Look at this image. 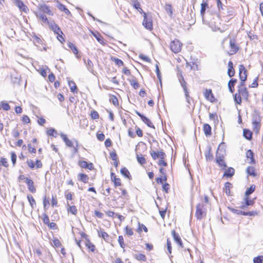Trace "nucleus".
<instances>
[{"label": "nucleus", "instance_id": "14", "mask_svg": "<svg viewBox=\"0 0 263 263\" xmlns=\"http://www.w3.org/2000/svg\"><path fill=\"white\" fill-rule=\"evenodd\" d=\"M204 95L205 98L208 100L211 101V102L214 101V97H213V95L211 89H206Z\"/></svg>", "mask_w": 263, "mask_h": 263}, {"label": "nucleus", "instance_id": "20", "mask_svg": "<svg viewBox=\"0 0 263 263\" xmlns=\"http://www.w3.org/2000/svg\"><path fill=\"white\" fill-rule=\"evenodd\" d=\"M234 173L235 170L233 167H229L226 170L223 174V176L226 177H231L234 175Z\"/></svg>", "mask_w": 263, "mask_h": 263}, {"label": "nucleus", "instance_id": "39", "mask_svg": "<svg viewBox=\"0 0 263 263\" xmlns=\"http://www.w3.org/2000/svg\"><path fill=\"white\" fill-rule=\"evenodd\" d=\"M40 10L44 13H46L49 14H51V11L49 9V7L45 5H42L40 8Z\"/></svg>", "mask_w": 263, "mask_h": 263}, {"label": "nucleus", "instance_id": "9", "mask_svg": "<svg viewBox=\"0 0 263 263\" xmlns=\"http://www.w3.org/2000/svg\"><path fill=\"white\" fill-rule=\"evenodd\" d=\"M25 182L27 184L28 189L30 192L34 193L36 192V189L34 186V182L31 179L26 178H25Z\"/></svg>", "mask_w": 263, "mask_h": 263}, {"label": "nucleus", "instance_id": "18", "mask_svg": "<svg viewBox=\"0 0 263 263\" xmlns=\"http://www.w3.org/2000/svg\"><path fill=\"white\" fill-rule=\"evenodd\" d=\"M209 8V5L208 3L204 2V1L201 4V9H200V15L202 16V18H203L205 12V10Z\"/></svg>", "mask_w": 263, "mask_h": 263}, {"label": "nucleus", "instance_id": "35", "mask_svg": "<svg viewBox=\"0 0 263 263\" xmlns=\"http://www.w3.org/2000/svg\"><path fill=\"white\" fill-rule=\"evenodd\" d=\"M164 9L168 13V15L170 17H172L173 15V9L172 6L170 4H166L164 7Z\"/></svg>", "mask_w": 263, "mask_h": 263}, {"label": "nucleus", "instance_id": "29", "mask_svg": "<svg viewBox=\"0 0 263 263\" xmlns=\"http://www.w3.org/2000/svg\"><path fill=\"white\" fill-rule=\"evenodd\" d=\"M36 16H37V17L41 20L44 23H49L48 21L46 16L44 13L41 12H38L36 13Z\"/></svg>", "mask_w": 263, "mask_h": 263}, {"label": "nucleus", "instance_id": "19", "mask_svg": "<svg viewBox=\"0 0 263 263\" xmlns=\"http://www.w3.org/2000/svg\"><path fill=\"white\" fill-rule=\"evenodd\" d=\"M228 74L230 77H232L235 74V70L233 67V62L229 61L228 63Z\"/></svg>", "mask_w": 263, "mask_h": 263}, {"label": "nucleus", "instance_id": "10", "mask_svg": "<svg viewBox=\"0 0 263 263\" xmlns=\"http://www.w3.org/2000/svg\"><path fill=\"white\" fill-rule=\"evenodd\" d=\"M230 46L231 48L230 52L229 53L230 55L236 53L239 49L238 47L236 45L235 42L232 40L230 41Z\"/></svg>", "mask_w": 263, "mask_h": 263}, {"label": "nucleus", "instance_id": "57", "mask_svg": "<svg viewBox=\"0 0 263 263\" xmlns=\"http://www.w3.org/2000/svg\"><path fill=\"white\" fill-rule=\"evenodd\" d=\"M125 231L126 234L128 236H132L134 234V232L133 230L131 228H129L128 226H126L125 228Z\"/></svg>", "mask_w": 263, "mask_h": 263}, {"label": "nucleus", "instance_id": "45", "mask_svg": "<svg viewBox=\"0 0 263 263\" xmlns=\"http://www.w3.org/2000/svg\"><path fill=\"white\" fill-rule=\"evenodd\" d=\"M216 162L218 164L219 166L221 167L222 169L226 170V168L227 167V166L223 159L216 161Z\"/></svg>", "mask_w": 263, "mask_h": 263}, {"label": "nucleus", "instance_id": "38", "mask_svg": "<svg viewBox=\"0 0 263 263\" xmlns=\"http://www.w3.org/2000/svg\"><path fill=\"white\" fill-rule=\"evenodd\" d=\"M67 45H68V47L72 50L73 53L74 54H76V55L78 54V50L77 48L72 43L68 42L67 44Z\"/></svg>", "mask_w": 263, "mask_h": 263}, {"label": "nucleus", "instance_id": "8", "mask_svg": "<svg viewBox=\"0 0 263 263\" xmlns=\"http://www.w3.org/2000/svg\"><path fill=\"white\" fill-rule=\"evenodd\" d=\"M50 28L57 35H59L60 33L63 34L60 27L54 22H51L48 23Z\"/></svg>", "mask_w": 263, "mask_h": 263}, {"label": "nucleus", "instance_id": "37", "mask_svg": "<svg viewBox=\"0 0 263 263\" xmlns=\"http://www.w3.org/2000/svg\"><path fill=\"white\" fill-rule=\"evenodd\" d=\"M27 198H28V201L29 202L31 208L32 209H33L36 204L35 201L34 199L33 198L32 196H31V195H28L27 196Z\"/></svg>", "mask_w": 263, "mask_h": 263}, {"label": "nucleus", "instance_id": "13", "mask_svg": "<svg viewBox=\"0 0 263 263\" xmlns=\"http://www.w3.org/2000/svg\"><path fill=\"white\" fill-rule=\"evenodd\" d=\"M238 95L242 97L244 99L247 100L249 93L246 87H240V88H238Z\"/></svg>", "mask_w": 263, "mask_h": 263}, {"label": "nucleus", "instance_id": "50", "mask_svg": "<svg viewBox=\"0 0 263 263\" xmlns=\"http://www.w3.org/2000/svg\"><path fill=\"white\" fill-rule=\"evenodd\" d=\"M109 100L115 106H117L119 105L118 100L115 96H112Z\"/></svg>", "mask_w": 263, "mask_h": 263}, {"label": "nucleus", "instance_id": "24", "mask_svg": "<svg viewBox=\"0 0 263 263\" xmlns=\"http://www.w3.org/2000/svg\"><path fill=\"white\" fill-rule=\"evenodd\" d=\"M246 172L249 176L256 177L257 174L255 172V168L253 166H248L246 169Z\"/></svg>", "mask_w": 263, "mask_h": 263}, {"label": "nucleus", "instance_id": "5", "mask_svg": "<svg viewBox=\"0 0 263 263\" xmlns=\"http://www.w3.org/2000/svg\"><path fill=\"white\" fill-rule=\"evenodd\" d=\"M136 114L139 117H140L142 121L145 124H146L148 127L155 128V126H154L153 124L152 123V122L148 118H147V117H146L145 116H144V115H143L142 114H141V113L137 111H136Z\"/></svg>", "mask_w": 263, "mask_h": 263}, {"label": "nucleus", "instance_id": "27", "mask_svg": "<svg viewBox=\"0 0 263 263\" xmlns=\"http://www.w3.org/2000/svg\"><path fill=\"white\" fill-rule=\"evenodd\" d=\"M243 135L246 139L250 140L252 139V133L249 129H243Z\"/></svg>", "mask_w": 263, "mask_h": 263}, {"label": "nucleus", "instance_id": "21", "mask_svg": "<svg viewBox=\"0 0 263 263\" xmlns=\"http://www.w3.org/2000/svg\"><path fill=\"white\" fill-rule=\"evenodd\" d=\"M237 82L236 79H231L228 83V87L230 91L233 93L234 91V85Z\"/></svg>", "mask_w": 263, "mask_h": 263}, {"label": "nucleus", "instance_id": "48", "mask_svg": "<svg viewBox=\"0 0 263 263\" xmlns=\"http://www.w3.org/2000/svg\"><path fill=\"white\" fill-rule=\"evenodd\" d=\"M1 106L3 108V109L4 110L8 111L10 109V106L9 105V104L4 101H2L1 102Z\"/></svg>", "mask_w": 263, "mask_h": 263}, {"label": "nucleus", "instance_id": "26", "mask_svg": "<svg viewBox=\"0 0 263 263\" xmlns=\"http://www.w3.org/2000/svg\"><path fill=\"white\" fill-rule=\"evenodd\" d=\"M261 117L258 112L254 111L252 116V122H257L258 123H260L261 122Z\"/></svg>", "mask_w": 263, "mask_h": 263}, {"label": "nucleus", "instance_id": "56", "mask_svg": "<svg viewBox=\"0 0 263 263\" xmlns=\"http://www.w3.org/2000/svg\"><path fill=\"white\" fill-rule=\"evenodd\" d=\"M134 7L135 9H136L140 13H143V10L142 9V8L140 7V4L139 2H136L135 3H134Z\"/></svg>", "mask_w": 263, "mask_h": 263}, {"label": "nucleus", "instance_id": "49", "mask_svg": "<svg viewBox=\"0 0 263 263\" xmlns=\"http://www.w3.org/2000/svg\"><path fill=\"white\" fill-rule=\"evenodd\" d=\"M254 130L256 132L258 133L260 127V123H258L257 122H252Z\"/></svg>", "mask_w": 263, "mask_h": 263}, {"label": "nucleus", "instance_id": "58", "mask_svg": "<svg viewBox=\"0 0 263 263\" xmlns=\"http://www.w3.org/2000/svg\"><path fill=\"white\" fill-rule=\"evenodd\" d=\"M91 117L93 119H98L99 118V115L97 111L93 110L91 113Z\"/></svg>", "mask_w": 263, "mask_h": 263}, {"label": "nucleus", "instance_id": "15", "mask_svg": "<svg viewBox=\"0 0 263 263\" xmlns=\"http://www.w3.org/2000/svg\"><path fill=\"white\" fill-rule=\"evenodd\" d=\"M60 136H61V138L63 139V140L64 141V142H65V144L68 147H71L73 146L72 142L67 138V137L66 135H65L63 133H61V134H60Z\"/></svg>", "mask_w": 263, "mask_h": 263}, {"label": "nucleus", "instance_id": "28", "mask_svg": "<svg viewBox=\"0 0 263 263\" xmlns=\"http://www.w3.org/2000/svg\"><path fill=\"white\" fill-rule=\"evenodd\" d=\"M78 177L80 181L84 183H87L89 179L88 176L87 175L83 173L79 174Z\"/></svg>", "mask_w": 263, "mask_h": 263}, {"label": "nucleus", "instance_id": "55", "mask_svg": "<svg viewBox=\"0 0 263 263\" xmlns=\"http://www.w3.org/2000/svg\"><path fill=\"white\" fill-rule=\"evenodd\" d=\"M136 258L138 260L145 261L146 257L145 255L143 254H138L136 255Z\"/></svg>", "mask_w": 263, "mask_h": 263}, {"label": "nucleus", "instance_id": "41", "mask_svg": "<svg viewBox=\"0 0 263 263\" xmlns=\"http://www.w3.org/2000/svg\"><path fill=\"white\" fill-rule=\"evenodd\" d=\"M111 60L112 61H114L117 65L119 66L123 65V61L115 57H111Z\"/></svg>", "mask_w": 263, "mask_h": 263}, {"label": "nucleus", "instance_id": "53", "mask_svg": "<svg viewBox=\"0 0 263 263\" xmlns=\"http://www.w3.org/2000/svg\"><path fill=\"white\" fill-rule=\"evenodd\" d=\"M142 229H143L145 232H147V228L144 224L139 223V227L137 229V232L139 233H141Z\"/></svg>", "mask_w": 263, "mask_h": 263}, {"label": "nucleus", "instance_id": "17", "mask_svg": "<svg viewBox=\"0 0 263 263\" xmlns=\"http://www.w3.org/2000/svg\"><path fill=\"white\" fill-rule=\"evenodd\" d=\"M111 179L112 181L114 182L115 186L121 185V180L119 178H117L116 175L114 173H111Z\"/></svg>", "mask_w": 263, "mask_h": 263}, {"label": "nucleus", "instance_id": "1", "mask_svg": "<svg viewBox=\"0 0 263 263\" xmlns=\"http://www.w3.org/2000/svg\"><path fill=\"white\" fill-rule=\"evenodd\" d=\"M178 79L179 81V82L180 83V84L181 86L182 87L185 96L186 98V102L188 103L189 105H191V102H190V97L189 96V92L188 91L187 87H186V83L185 82L183 77L182 76L181 73H179V75L178 74Z\"/></svg>", "mask_w": 263, "mask_h": 263}, {"label": "nucleus", "instance_id": "51", "mask_svg": "<svg viewBox=\"0 0 263 263\" xmlns=\"http://www.w3.org/2000/svg\"><path fill=\"white\" fill-rule=\"evenodd\" d=\"M241 97L238 93H236L234 96V100L236 103L240 104L241 103Z\"/></svg>", "mask_w": 263, "mask_h": 263}, {"label": "nucleus", "instance_id": "62", "mask_svg": "<svg viewBox=\"0 0 263 263\" xmlns=\"http://www.w3.org/2000/svg\"><path fill=\"white\" fill-rule=\"evenodd\" d=\"M87 162L85 161H79V165L80 167L82 168H87Z\"/></svg>", "mask_w": 263, "mask_h": 263}, {"label": "nucleus", "instance_id": "31", "mask_svg": "<svg viewBox=\"0 0 263 263\" xmlns=\"http://www.w3.org/2000/svg\"><path fill=\"white\" fill-rule=\"evenodd\" d=\"M255 190V185L253 184L249 188H248L245 192V196L249 197V196L252 194Z\"/></svg>", "mask_w": 263, "mask_h": 263}, {"label": "nucleus", "instance_id": "25", "mask_svg": "<svg viewBox=\"0 0 263 263\" xmlns=\"http://www.w3.org/2000/svg\"><path fill=\"white\" fill-rule=\"evenodd\" d=\"M203 131L204 134L206 136H210L211 135V127L208 124H204L203 125Z\"/></svg>", "mask_w": 263, "mask_h": 263}, {"label": "nucleus", "instance_id": "4", "mask_svg": "<svg viewBox=\"0 0 263 263\" xmlns=\"http://www.w3.org/2000/svg\"><path fill=\"white\" fill-rule=\"evenodd\" d=\"M254 199H251L249 197L245 196L244 198L245 202H242L241 204L238 208L243 210L246 209L249 206H251L254 204Z\"/></svg>", "mask_w": 263, "mask_h": 263}, {"label": "nucleus", "instance_id": "59", "mask_svg": "<svg viewBox=\"0 0 263 263\" xmlns=\"http://www.w3.org/2000/svg\"><path fill=\"white\" fill-rule=\"evenodd\" d=\"M43 222L46 224H48V223L50 222L49 218L48 216L44 213L43 215Z\"/></svg>", "mask_w": 263, "mask_h": 263}, {"label": "nucleus", "instance_id": "32", "mask_svg": "<svg viewBox=\"0 0 263 263\" xmlns=\"http://www.w3.org/2000/svg\"><path fill=\"white\" fill-rule=\"evenodd\" d=\"M58 8L59 10L64 11L66 14L68 15L70 14L69 10L66 7V6L62 4H59Z\"/></svg>", "mask_w": 263, "mask_h": 263}, {"label": "nucleus", "instance_id": "47", "mask_svg": "<svg viewBox=\"0 0 263 263\" xmlns=\"http://www.w3.org/2000/svg\"><path fill=\"white\" fill-rule=\"evenodd\" d=\"M137 159L138 162L141 165L144 164L146 163V160L142 156H140L137 154Z\"/></svg>", "mask_w": 263, "mask_h": 263}, {"label": "nucleus", "instance_id": "40", "mask_svg": "<svg viewBox=\"0 0 263 263\" xmlns=\"http://www.w3.org/2000/svg\"><path fill=\"white\" fill-rule=\"evenodd\" d=\"M85 245L87 248L89 249L91 252H94L95 249V246L90 242L89 240H87L85 242Z\"/></svg>", "mask_w": 263, "mask_h": 263}, {"label": "nucleus", "instance_id": "60", "mask_svg": "<svg viewBox=\"0 0 263 263\" xmlns=\"http://www.w3.org/2000/svg\"><path fill=\"white\" fill-rule=\"evenodd\" d=\"M16 154L14 152H12L11 154V159L13 165L16 163Z\"/></svg>", "mask_w": 263, "mask_h": 263}, {"label": "nucleus", "instance_id": "7", "mask_svg": "<svg viewBox=\"0 0 263 263\" xmlns=\"http://www.w3.org/2000/svg\"><path fill=\"white\" fill-rule=\"evenodd\" d=\"M144 20L143 22V25L145 28L148 30H152L153 28V24L151 20H148L146 17V14L143 12Z\"/></svg>", "mask_w": 263, "mask_h": 263}, {"label": "nucleus", "instance_id": "3", "mask_svg": "<svg viewBox=\"0 0 263 263\" xmlns=\"http://www.w3.org/2000/svg\"><path fill=\"white\" fill-rule=\"evenodd\" d=\"M182 44L178 40H175L171 42L170 47L173 52L174 53H178L181 51Z\"/></svg>", "mask_w": 263, "mask_h": 263}, {"label": "nucleus", "instance_id": "23", "mask_svg": "<svg viewBox=\"0 0 263 263\" xmlns=\"http://www.w3.org/2000/svg\"><path fill=\"white\" fill-rule=\"evenodd\" d=\"M68 85L70 88V90L74 93H77L78 92V88L75 84V83L72 81H68Z\"/></svg>", "mask_w": 263, "mask_h": 263}, {"label": "nucleus", "instance_id": "46", "mask_svg": "<svg viewBox=\"0 0 263 263\" xmlns=\"http://www.w3.org/2000/svg\"><path fill=\"white\" fill-rule=\"evenodd\" d=\"M93 35L100 43L101 44H104V39L100 34L93 33Z\"/></svg>", "mask_w": 263, "mask_h": 263}, {"label": "nucleus", "instance_id": "54", "mask_svg": "<svg viewBox=\"0 0 263 263\" xmlns=\"http://www.w3.org/2000/svg\"><path fill=\"white\" fill-rule=\"evenodd\" d=\"M263 261V256H258L255 257L253 259L254 263H262Z\"/></svg>", "mask_w": 263, "mask_h": 263}, {"label": "nucleus", "instance_id": "61", "mask_svg": "<svg viewBox=\"0 0 263 263\" xmlns=\"http://www.w3.org/2000/svg\"><path fill=\"white\" fill-rule=\"evenodd\" d=\"M230 210L233 213L236 214L237 215H243V212L242 211L237 210L234 208H229Z\"/></svg>", "mask_w": 263, "mask_h": 263}, {"label": "nucleus", "instance_id": "12", "mask_svg": "<svg viewBox=\"0 0 263 263\" xmlns=\"http://www.w3.org/2000/svg\"><path fill=\"white\" fill-rule=\"evenodd\" d=\"M15 5L19 8L20 10L24 12H26L28 10L27 7L24 5L23 2L20 0H14Z\"/></svg>", "mask_w": 263, "mask_h": 263}, {"label": "nucleus", "instance_id": "42", "mask_svg": "<svg viewBox=\"0 0 263 263\" xmlns=\"http://www.w3.org/2000/svg\"><path fill=\"white\" fill-rule=\"evenodd\" d=\"M232 184L230 182H226L224 184V187L223 189L227 195H230V188Z\"/></svg>", "mask_w": 263, "mask_h": 263}, {"label": "nucleus", "instance_id": "33", "mask_svg": "<svg viewBox=\"0 0 263 263\" xmlns=\"http://www.w3.org/2000/svg\"><path fill=\"white\" fill-rule=\"evenodd\" d=\"M205 157L206 160H212L213 159V155L211 154V147H208V149L207 151L205 153Z\"/></svg>", "mask_w": 263, "mask_h": 263}, {"label": "nucleus", "instance_id": "43", "mask_svg": "<svg viewBox=\"0 0 263 263\" xmlns=\"http://www.w3.org/2000/svg\"><path fill=\"white\" fill-rule=\"evenodd\" d=\"M258 215V212L257 211H252L250 212H243V215L245 216H255Z\"/></svg>", "mask_w": 263, "mask_h": 263}, {"label": "nucleus", "instance_id": "30", "mask_svg": "<svg viewBox=\"0 0 263 263\" xmlns=\"http://www.w3.org/2000/svg\"><path fill=\"white\" fill-rule=\"evenodd\" d=\"M68 208L67 211L68 213H70L73 215H76L78 213V210L76 206H70L69 204H67Z\"/></svg>", "mask_w": 263, "mask_h": 263}, {"label": "nucleus", "instance_id": "34", "mask_svg": "<svg viewBox=\"0 0 263 263\" xmlns=\"http://www.w3.org/2000/svg\"><path fill=\"white\" fill-rule=\"evenodd\" d=\"M224 143L223 142H222L219 146L218 148V149H217V153H216V161H218L219 160H223V158H224V156L223 155H220L219 153H218V151L220 150V147H222L223 145H224Z\"/></svg>", "mask_w": 263, "mask_h": 263}, {"label": "nucleus", "instance_id": "64", "mask_svg": "<svg viewBox=\"0 0 263 263\" xmlns=\"http://www.w3.org/2000/svg\"><path fill=\"white\" fill-rule=\"evenodd\" d=\"M57 132L54 128H50L49 130H47V133L49 136H53L54 137V134L56 133Z\"/></svg>", "mask_w": 263, "mask_h": 263}, {"label": "nucleus", "instance_id": "6", "mask_svg": "<svg viewBox=\"0 0 263 263\" xmlns=\"http://www.w3.org/2000/svg\"><path fill=\"white\" fill-rule=\"evenodd\" d=\"M239 78L241 81H246L247 80V70L245 67L242 65H240L239 66Z\"/></svg>", "mask_w": 263, "mask_h": 263}, {"label": "nucleus", "instance_id": "44", "mask_svg": "<svg viewBox=\"0 0 263 263\" xmlns=\"http://www.w3.org/2000/svg\"><path fill=\"white\" fill-rule=\"evenodd\" d=\"M98 235L100 237L103 238L105 240H106L109 237V235L107 233L101 230L98 231Z\"/></svg>", "mask_w": 263, "mask_h": 263}, {"label": "nucleus", "instance_id": "36", "mask_svg": "<svg viewBox=\"0 0 263 263\" xmlns=\"http://www.w3.org/2000/svg\"><path fill=\"white\" fill-rule=\"evenodd\" d=\"M120 172L122 175H123L124 177L126 178L129 179V177H131L129 171L126 167H123L121 168Z\"/></svg>", "mask_w": 263, "mask_h": 263}, {"label": "nucleus", "instance_id": "22", "mask_svg": "<svg viewBox=\"0 0 263 263\" xmlns=\"http://www.w3.org/2000/svg\"><path fill=\"white\" fill-rule=\"evenodd\" d=\"M246 157L247 159H250V161L249 162L250 163L254 164L255 163V161L254 158V154L251 150L249 149L247 151L246 153Z\"/></svg>", "mask_w": 263, "mask_h": 263}, {"label": "nucleus", "instance_id": "2", "mask_svg": "<svg viewBox=\"0 0 263 263\" xmlns=\"http://www.w3.org/2000/svg\"><path fill=\"white\" fill-rule=\"evenodd\" d=\"M206 215V208L203 203H198L196 206L195 216L197 219H201Z\"/></svg>", "mask_w": 263, "mask_h": 263}, {"label": "nucleus", "instance_id": "52", "mask_svg": "<svg viewBox=\"0 0 263 263\" xmlns=\"http://www.w3.org/2000/svg\"><path fill=\"white\" fill-rule=\"evenodd\" d=\"M118 242L120 245V246L124 249L125 248V244L124 243V238H123V237L122 236H119L118 237Z\"/></svg>", "mask_w": 263, "mask_h": 263}, {"label": "nucleus", "instance_id": "11", "mask_svg": "<svg viewBox=\"0 0 263 263\" xmlns=\"http://www.w3.org/2000/svg\"><path fill=\"white\" fill-rule=\"evenodd\" d=\"M172 234L175 241L181 247L183 248V243L179 235L175 232V230L172 231Z\"/></svg>", "mask_w": 263, "mask_h": 263}, {"label": "nucleus", "instance_id": "16", "mask_svg": "<svg viewBox=\"0 0 263 263\" xmlns=\"http://www.w3.org/2000/svg\"><path fill=\"white\" fill-rule=\"evenodd\" d=\"M128 81H129L130 84L135 88L137 89L139 87V84L137 81V79L133 76L130 79H128Z\"/></svg>", "mask_w": 263, "mask_h": 263}, {"label": "nucleus", "instance_id": "63", "mask_svg": "<svg viewBox=\"0 0 263 263\" xmlns=\"http://www.w3.org/2000/svg\"><path fill=\"white\" fill-rule=\"evenodd\" d=\"M86 64L89 70H91L92 69L93 64L90 60L88 59L87 60V62L86 63Z\"/></svg>", "mask_w": 263, "mask_h": 263}]
</instances>
